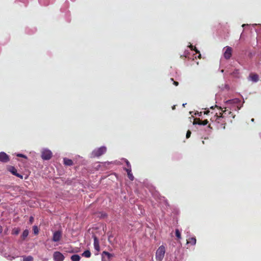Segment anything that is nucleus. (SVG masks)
<instances>
[{"label":"nucleus","instance_id":"obj_1","mask_svg":"<svg viewBox=\"0 0 261 261\" xmlns=\"http://www.w3.org/2000/svg\"><path fill=\"white\" fill-rule=\"evenodd\" d=\"M240 100L238 98H234L227 100L226 101L227 108L223 111L221 116H219L217 113H215L213 117L211 118L212 122H216L218 123H222V120L224 118H227L229 114H231L232 118H234L235 115L233 113V111H237L240 109L239 107Z\"/></svg>","mask_w":261,"mask_h":261},{"label":"nucleus","instance_id":"obj_2","mask_svg":"<svg viewBox=\"0 0 261 261\" xmlns=\"http://www.w3.org/2000/svg\"><path fill=\"white\" fill-rule=\"evenodd\" d=\"M166 248L165 246L161 245L157 249L155 253V258L159 261H162L165 256Z\"/></svg>","mask_w":261,"mask_h":261},{"label":"nucleus","instance_id":"obj_3","mask_svg":"<svg viewBox=\"0 0 261 261\" xmlns=\"http://www.w3.org/2000/svg\"><path fill=\"white\" fill-rule=\"evenodd\" d=\"M107 151V148L105 146H101L99 148L94 149L91 153V157H98L104 154Z\"/></svg>","mask_w":261,"mask_h":261},{"label":"nucleus","instance_id":"obj_4","mask_svg":"<svg viewBox=\"0 0 261 261\" xmlns=\"http://www.w3.org/2000/svg\"><path fill=\"white\" fill-rule=\"evenodd\" d=\"M52 156V152L47 149H43L41 152V158L44 160H49Z\"/></svg>","mask_w":261,"mask_h":261},{"label":"nucleus","instance_id":"obj_5","mask_svg":"<svg viewBox=\"0 0 261 261\" xmlns=\"http://www.w3.org/2000/svg\"><path fill=\"white\" fill-rule=\"evenodd\" d=\"M54 261H63L65 257L64 255L59 251H56L53 254Z\"/></svg>","mask_w":261,"mask_h":261},{"label":"nucleus","instance_id":"obj_6","mask_svg":"<svg viewBox=\"0 0 261 261\" xmlns=\"http://www.w3.org/2000/svg\"><path fill=\"white\" fill-rule=\"evenodd\" d=\"M224 49H225L224 53V57L226 59H229L232 54V48L229 46H226L225 48H224Z\"/></svg>","mask_w":261,"mask_h":261},{"label":"nucleus","instance_id":"obj_7","mask_svg":"<svg viewBox=\"0 0 261 261\" xmlns=\"http://www.w3.org/2000/svg\"><path fill=\"white\" fill-rule=\"evenodd\" d=\"M10 161L9 156L5 152H0V162L7 163Z\"/></svg>","mask_w":261,"mask_h":261},{"label":"nucleus","instance_id":"obj_8","mask_svg":"<svg viewBox=\"0 0 261 261\" xmlns=\"http://www.w3.org/2000/svg\"><path fill=\"white\" fill-rule=\"evenodd\" d=\"M61 238V232L60 231H56L53 234V241L55 242H58Z\"/></svg>","mask_w":261,"mask_h":261},{"label":"nucleus","instance_id":"obj_9","mask_svg":"<svg viewBox=\"0 0 261 261\" xmlns=\"http://www.w3.org/2000/svg\"><path fill=\"white\" fill-rule=\"evenodd\" d=\"M249 80L256 83L258 81V75L256 74H250L248 77Z\"/></svg>","mask_w":261,"mask_h":261},{"label":"nucleus","instance_id":"obj_10","mask_svg":"<svg viewBox=\"0 0 261 261\" xmlns=\"http://www.w3.org/2000/svg\"><path fill=\"white\" fill-rule=\"evenodd\" d=\"M125 171L127 172V176H128V177L129 178V179L130 180H133L134 179V177L132 173V170L131 169L129 168H126L125 169Z\"/></svg>","mask_w":261,"mask_h":261},{"label":"nucleus","instance_id":"obj_11","mask_svg":"<svg viewBox=\"0 0 261 261\" xmlns=\"http://www.w3.org/2000/svg\"><path fill=\"white\" fill-rule=\"evenodd\" d=\"M4 256L8 260H12L13 259H14V258H15L16 257H17V255H14V254H12V255H11V254H7V253H6L5 254H4Z\"/></svg>","mask_w":261,"mask_h":261},{"label":"nucleus","instance_id":"obj_12","mask_svg":"<svg viewBox=\"0 0 261 261\" xmlns=\"http://www.w3.org/2000/svg\"><path fill=\"white\" fill-rule=\"evenodd\" d=\"M187 244H191L192 245H195L196 243V239L195 237H192L187 240Z\"/></svg>","mask_w":261,"mask_h":261},{"label":"nucleus","instance_id":"obj_13","mask_svg":"<svg viewBox=\"0 0 261 261\" xmlns=\"http://www.w3.org/2000/svg\"><path fill=\"white\" fill-rule=\"evenodd\" d=\"M64 164L67 166H71L73 164V162L71 160L67 158H64Z\"/></svg>","mask_w":261,"mask_h":261},{"label":"nucleus","instance_id":"obj_14","mask_svg":"<svg viewBox=\"0 0 261 261\" xmlns=\"http://www.w3.org/2000/svg\"><path fill=\"white\" fill-rule=\"evenodd\" d=\"M81 257L78 254H74L71 256V259L72 261H80Z\"/></svg>","mask_w":261,"mask_h":261},{"label":"nucleus","instance_id":"obj_15","mask_svg":"<svg viewBox=\"0 0 261 261\" xmlns=\"http://www.w3.org/2000/svg\"><path fill=\"white\" fill-rule=\"evenodd\" d=\"M94 246L95 250H99V246L98 244V241L96 237L94 238Z\"/></svg>","mask_w":261,"mask_h":261},{"label":"nucleus","instance_id":"obj_16","mask_svg":"<svg viewBox=\"0 0 261 261\" xmlns=\"http://www.w3.org/2000/svg\"><path fill=\"white\" fill-rule=\"evenodd\" d=\"M91 252L89 250H87L85 251L82 254L83 256H84L85 257H90L91 256Z\"/></svg>","mask_w":261,"mask_h":261},{"label":"nucleus","instance_id":"obj_17","mask_svg":"<svg viewBox=\"0 0 261 261\" xmlns=\"http://www.w3.org/2000/svg\"><path fill=\"white\" fill-rule=\"evenodd\" d=\"M22 260L23 261H33V257L31 256H24Z\"/></svg>","mask_w":261,"mask_h":261},{"label":"nucleus","instance_id":"obj_18","mask_svg":"<svg viewBox=\"0 0 261 261\" xmlns=\"http://www.w3.org/2000/svg\"><path fill=\"white\" fill-rule=\"evenodd\" d=\"M103 254L106 255L109 259H111L112 257L114 256V255L113 254L110 253L107 251H103Z\"/></svg>","mask_w":261,"mask_h":261},{"label":"nucleus","instance_id":"obj_19","mask_svg":"<svg viewBox=\"0 0 261 261\" xmlns=\"http://www.w3.org/2000/svg\"><path fill=\"white\" fill-rule=\"evenodd\" d=\"M189 47L191 48V50H194L196 53H198L199 54V56H198V57L200 58V57L201 56V55L199 54V51L195 47H193L191 44L189 46Z\"/></svg>","mask_w":261,"mask_h":261},{"label":"nucleus","instance_id":"obj_20","mask_svg":"<svg viewBox=\"0 0 261 261\" xmlns=\"http://www.w3.org/2000/svg\"><path fill=\"white\" fill-rule=\"evenodd\" d=\"M29 234V231L28 230H25L23 231L22 234V237L24 239Z\"/></svg>","mask_w":261,"mask_h":261},{"label":"nucleus","instance_id":"obj_21","mask_svg":"<svg viewBox=\"0 0 261 261\" xmlns=\"http://www.w3.org/2000/svg\"><path fill=\"white\" fill-rule=\"evenodd\" d=\"M175 235L178 239H180L181 238L180 232L178 229L175 230Z\"/></svg>","mask_w":261,"mask_h":261},{"label":"nucleus","instance_id":"obj_22","mask_svg":"<svg viewBox=\"0 0 261 261\" xmlns=\"http://www.w3.org/2000/svg\"><path fill=\"white\" fill-rule=\"evenodd\" d=\"M11 172L14 175H16V174H17V170L13 167H12L11 170Z\"/></svg>","mask_w":261,"mask_h":261},{"label":"nucleus","instance_id":"obj_23","mask_svg":"<svg viewBox=\"0 0 261 261\" xmlns=\"http://www.w3.org/2000/svg\"><path fill=\"white\" fill-rule=\"evenodd\" d=\"M33 231H34V233L35 234H37L38 233L39 230H38L37 226H33Z\"/></svg>","mask_w":261,"mask_h":261},{"label":"nucleus","instance_id":"obj_24","mask_svg":"<svg viewBox=\"0 0 261 261\" xmlns=\"http://www.w3.org/2000/svg\"><path fill=\"white\" fill-rule=\"evenodd\" d=\"M16 156H18V157H21V158H24L25 159H27V156L23 154H21V153H17L16 154Z\"/></svg>","mask_w":261,"mask_h":261},{"label":"nucleus","instance_id":"obj_25","mask_svg":"<svg viewBox=\"0 0 261 261\" xmlns=\"http://www.w3.org/2000/svg\"><path fill=\"white\" fill-rule=\"evenodd\" d=\"M125 162L126 163V165L127 166V168H130L131 169V166L129 162L127 160H125Z\"/></svg>","mask_w":261,"mask_h":261},{"label":"nucleus","instance_id":"obj_26","mask_svg":"<svg viewBox=\"0 0 261 261\" xmlns=\"http://www.w3.org/2000/svg\"><path fill=\"white\" fill-rule=\"evenodd\" d=\"M191 132L190 131V130H188L187 132V134H186V138L188 139L189 138L190 136H191Z\"/></svg>","mask_w":261,"mask_h":261},{"label":"nucleus","instance_id":"obj_27","mask_svg":"<svg viewBox=\"0 0 261 261\" xmlns=\"http://www.w3.org/2000/svg\"><path fill=\"white\" fill-rule=\"evenodd\" d=\"M17 177H18L19 178H20L21 179H22L23 178V176L18 173H17V174H16V175Z\"/></svg>","mask_w":261,"mask_h":261},{"label":"nucleus","instance_id":"obj_28","mask_svg":"<svg viewBox=\"0 0 261 261\" xmlns=\"http://www.w3.org/2000/svg\"><path fill=\"white\" fill-rule=\"evenodd\" d=\"M207 122H208L207 120H204L202 123H198V124L205 125L207 124Z\"/></svg>","mask_w":261,"mask_h":261},{"label":"nucleus","instance_id":"obj_29","mask_svg":"<svg viewBox=\"0 0 261 261\" xmlns=\"http://www.w3.org/2000/svg\"><path fill=\"white\" fill-rule=\"evenodd\" d=\"M18 233H19V230L18 229L14 230L13 232V233L15 234H18Z\"/></svg>","mask_w":261,"mask_h":261},{"label":"nucleus","instance_id":"obj_30","mask_svg":"<svg viewBox=\"0 0 261 261\" xmlns=\"http://www.w3.org/2000/svg\"><path fill=\"white\" fill-rule=\"evenodd\" d=\"M34 220V218L33 217H30V223H32Z\"/></svg>","mask_w":261,"mask_h":261},{"label":"nucleus","instance_id":"obj_31","mask_svg":"<svg viewBox=\"0 0 261 261\" xmlns=\"http://www.w3.org/2000/svg\"><path fill=\"white\" fill-rule=\"evenodd\" d=\"M209 113H210V111H208V110H207V111H205L204 112V114H208Z\"/></svg>","mask_w":261,"mask_h":261},{"label":"nucleus","instance_id":"obj_32","mask_svg":"<svg viewBox=\"0 0 261 261\" xmlns=\"http://www.w3.org/2000/svg\"><path fill=\"white\" fill-rule=\"evenodd\" d=\"M174 84L175 86H177L178 85V83L177 82H174Z\"/></svg>","mask_w":261,"mask_h":261},{"label":"nucleus","instance_id":"obj_33","mask_svg":"<svg viewBox=\"0 0 261 261\" xmlns=\"http://www.w3.org/2000/svg\"><path fill=\"white\" fill-rule=\"evenodd\" d=\"M228 118H232L231 114H229V117H227Z\"/></svg>","mask_w":261,"mask_h":261},{"label":"nucleus","instance_id":"obj_34","mask_svg":"<svg viewBox=\"0 0 261 261\" xmlns=\"http://www.w3.org/2000/svg\"><path fill=\"white\" fill-rule=\"evenodd\" d=\"M246 25H248V24H243L242 25V27L244 28V27L246 26Z\"/></svg>","mask_w":261,"mask_h":261},{"label":"nucleus","instance_id":"obj_35","mask_svg":"<svg viewBox=\"0 0 261 261\" xmlns=\"http://www.w3.org/2000/svg\"><path fill=\"white\" fill-rule=\"evenodd\" d=\"M42 260L43 261H47V260H48V259L47 258H44Z\"/></svg>","mask_w":261,"mask_h":261},{"label":"nucleus","instance_id":"obj_36","mask_svg":"<svg viewBox=\"0 0 261 261\" xmlns=\"http://www.w3.org/2000/svg\"><path fill=\"white\" fill-rule=\"evenodd\" d=\"M225 88H226V89H228V87L227 85H225Z\"/></svg>","mask_w":261,"mask_h":261},{"label":"nucleus","instance_id":"obj_37","mask_svg":"<svg viewBox=\"0 0 261 261\" xmlns=\"http://www.w3.org/2000/svg\"><path fill=\"white\" fill-rule=\"evenodd\" d=\"M185 56L186 57H187V55L186 54V53H185Z\"/></svg>","mask_w":261,"mask_h":261},{"label":"nucleus","instance_id":"obj_38","mask_svg":"<svg viewBox=\"0 0 261 261\" xmlns=\"http://www.w3.org/2000/svg\"><path fill=\"white\" fill-rule=\"evenodd\" d=\"M186 105V103H184V104L182 105V106L184 107Z\"/></svg>","mask_w":261,"mask_h":261},{"label":"nucleus","instance_id":"obj_39","mask_svg":"<svg viewBox=\"0 0 261 261\" xmlns=\"http://www.w3.org/2000/svg\"><path fill=\"white\" fill-rule=\"evenodd\" d=\"M173 109H175V106H174L172 108Z\"/></svg>","mask_w":261,"mask_h":261},{"label":"nucleus","instance_id":"obj_40","mask_svg":"<svg viewBox=\"0 0 261 261\" xmlns=\"http://www.w3.org/2000/svg\"><path fill=\"white\" fill-rule=\"evenodd\" d=\"M251 121H254V119H253V118H252V119H251Z\"/></svg>","mask_w":261,"mask_h":261},{"label":"nucleus","instance_id":"obj_41","mask_svg":"<svg viewBox=\"0 0 261 261\" xmlns=\"http://www.w3.org/2000/svg\"><path fill=\"white\" fill-rule=\"evenodd\" d=\"M39 2H40V3H41V0H39Z\"/></svg>","mask_w":261,"mask_h":261}]
</instances>
